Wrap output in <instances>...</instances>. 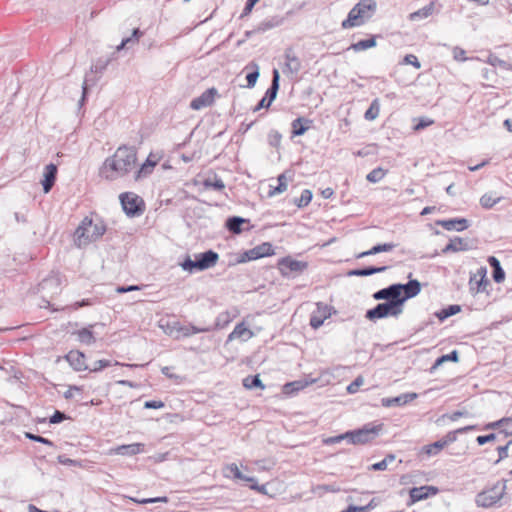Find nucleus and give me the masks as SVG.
Here are the masks:
<instances>
[{"instance_id": "47", "label": "nucleus", "mask_w": 512, "mask_h": 512, "mask_svg": "<svg viewBox=\"0 0 512 512\" xmlns=\"http://www.w3.org/2000/svg\"><path fill=\"white\" fill-rule=\"evenodd\" d=\"M384 177V170L378 167L367 174L366 179L371 183H377Z\"/></svg>"}, {"instance_id": "63", "label": "nucleus", "mask_w": 512, "mask_h": 512, "mask_svg": "<svg viewBox=\"0 0 512 512\" xmlns=\"http://www.w3.org/2000/svg\"><path fill=\"white\" fill-rule=\"evenodd\" d=\"M433 124V120L428 118H420L419 122L414 126L415 131H419Z\"/></svg>"}, {"instance_id": "38", "label": "nucleus", "mask_w": 512, "mask_h": 512, "mask_svg": "<svg viewBox=\"0 0 512 512\" xmlns=\"http://www.w3.org/2000/svg\"><path fill=\"white\" fill-rule=\"evenodd\" d=\"M365 317L371 321L384 318V302L378 303L374 308L367 310Z\"/></svg>"}, {"instance_id": "48", "label": "nucleus", "mask_w": 512, "mask_h": 512, "mask_svg": "<svg viewBox=\"0 0 512 512\" xmlns=\"http://www.w3.org/2000/svg\"><path fill=\"white\" fill-rule=\"evenodd\" d=\"M112 365V362L110 360L101 359L98 361H95L92 366H88L89 371L91 372H98L103 370L104 368L110 367Z\"/></svg>"}, {"instance_id": "42", "label": "nucleus", "mask_w": 512, "mask_h": 512, "mask_svg": "<svg viewBox=\"0 0 512 512\" xmlns=\"http://www.w3.org/2000/svg\"><path fill=\"white\" fill-rule=\"evenodd\" d=\"M312 200V192L309 189H304L299 198L294 199V204L302 208L307 206Z\"/></svg>"}, {"instance_id": "55", "label": "nucleus", "mask_w": 512, "mask_h": 512, "mask_svg": "<svg viewBox=\"0 0 512 512\" xmlns=\"http://www.w3.org/2000/svg\"><path fill=\"white\" fill-rule=\"evenodd\" d=\"M363 384V379L362 377H357L354 381H352L348 386H347V392L349 394H354L356 393L358 390H359V387Z\"/></svg>"}, {"instance_id": "12", "label": "nucleus", "mask_w": 512, "mask_h": 512, "mask_svg": "<svg viewBox=\"0 0 512 512\" xmlns=\"http://www.w3.org/2000/svg\"><path fill=\"white\" fill-rule=\"evenodd\" d=\"M217 89L212 87L205 90L200 96L194 98L190 102V108L193 110H200L213 104Z\"/></svg>"}, {"instance_id": "34", "label": "nucleus", "mask_w": 512, "mask_h": 512, "mask_svg": "<svg viewBox=\"0 0 512 512\" xmlns=\"http://www.w3.org/2000/svg\"><path fill=\"white\" fill-rule=\"evenodd\" d=\"M501 200V197L500 196H497L496 193H493V192H489V193H486L484 194L481 198H480V204L483 208H486V209H490L492 208L494 205H496L497 203H499Z\"/></svg>"}, {"instance_id": "8", "label": "nucleus", "mask_w": 512, "mask_h": 512, "mask_svg": "<svg viewBox=\"0 0 512 512\" xmlns=\"http://www.w3.org/2000/svg\"><path fill=\"white\" fill-rule=\"evenodd\" d=\"M123 211L128 217L134 218L143 214L145 204L143 199L133 192H124L119 196Z\"/></svg>"}, {"instance_id": "25", "label": "nucleus", "mask_w": 512, "mask_h": 512, "mask_svg": "<svg viewBox=\"0 0 512 512\" xmlns=\"http://www.w3.org/2000/svg\"><path fill=\"white\" fill-rule=\"evenodd\" d=\"M470 249L468 241L463 238L455 237L449 241V243L443 249V253L448 252H459V251H467Z\"/></svg>"}, {"instance_id": "30", "label": "nucleus", "mask_w": 512, "mask_h": 512, "mask_svg": "<svg viewBox=\"0 0 512 512\" xmlns=\"http://www.w3.org/2000/svg\"><path fill=\"white\" fill-rule=\"evenodd\" d=\"M229 474H232V476L235 479L242 480L245 482H254L255 481L254 477L244 475L235 463H231L226 466L225 475L228 477Z\"/></svg>"}, {"instance_id": "14", "label": "nucleus", "mask_w": 512, "mask_h": 512, "mask_svg": "<svg viewBox=\"0 0 512 512\" xmlns=\"http://www.w3.org/2000/svg\"><path fill=\"white\" fill-rule=\"evenodd\" d=\"M57 166L50 163L45 166L43 179L41 181L44 193H49L53 188L57 177Z\"/></svg>"}, {"instance_id": "6", "label": "nucleus", "mask_w": 512, "mask_h": 512, "mask_svg": "<svg viewBox=\"0 0 512 512\" xmlns=\"http://www.w3.org/2000/svg\"><path fill=\"white\" fill-rule=\"evenodd\" d=\"M506 491V482L499 481L491 488L482 491L476 496V504L480 507L488 508L498 503Z\"/></svg>"}, {"instance_id": "33", "label": "nucleus", "mask_w": 512, "mask_h": 512, "mask_svg": "<svg viewBox=\"0 0 512 512\" xmlns=\"http://www.w3.org/2000/svg\"><path fill=\"white\" fill-rule=\"evenodd\" d=\"M376 46V36H372L368 39L360 40L356 43L351 44L350 49L355 52L363 51Z\"/></svg>"}, {"instance_id": "56", "label": "nucleus", "mask_w": 512, "mask_h": 512, "mask_svg": "<svg viewBox=\"0 0 512 512\" xmlns=\"http://www.w3.org/2000/svg\"><path fill=\"white\" fill-rule=\"evenodd\" d=\"M281 134L277 131H271L268 135L269 144L273 147H277L281 141Z\"/></svg>"}, {"instance_id": "23", "label": "nucleus", "mask_w": 512, "mask_h": 512, "mask_svg": "<svg viewBox=\"0 0 512 512\" xmlns=\"http://www.w3.org/2000/svg\"><path fill=\"white\" fill-rule=\"evenodd\" d=\"M312 120L307 119L305 117H298L294 119L291 123L292 126V135L293 136H302L306 133V131L311 127Z\"/></svg>"}, {"instance_id": "39", "label": "nucleus", "mask_w": 512, "mask_h": 512, "mask_svg": "<svg viewBox=\"0 0 512 512\" xmlns=\"http://www.w3.org/2000/svg\"><path fill=\"white\" fill-rule=\"evenodd\" d=\"M250 66L254 69L246 75L247 88H253L256 85V82L260 75L258 64H256L255 62H251Z\"/></svg>"}, {"instance_id": "26", "label": "nucleus", "mask_w": 512, "mask_h": 512, "mask_svg": "<svg viewBox=\"0 0 512 512\" xmlns=\"http://www.w3.org/2000/svg\"><path fill=\"white\" fill-rule=\"evenodd\" d=\"M314 382H315L314 379H312L310 381H308L307 379H300V380H295V381L286 383L283 386V393L286 395H292L293 393L306 388L309 384H312Z\"/></svg>"}, {"instance_id": "37", "label": "nucleus", "mask_w": 512, "mask_h": 512, "mask_svg": "<svg viewBox=\"0 0 512 512\" xmlns=\"http://www.w3.org/2000/svg\"><path fill=\"white\" fill-rule=\"evenodd\" d=\"M143 35V32L140 31L139 28H135L130 37L124 38L121 43L117 46V51L122 50L125 47H128L130 44H135L138 42L139 38Z\"/></svg>"}, {"instance_id": "1", "label": "nucleus", "mask_w": 512, "mask_h": 512, "mask_svg": "<svg viewBox=\"0 0 512 512\" xmlns=\"http://www.w3.org/2000/svg\"><path fill=\"white\" fill-rule=\"evenodd\" d=\"M137 152L132 146L122 145L115 153L106 158L100 168V176L113 181L127 175L136 166Z\"/></svg>"}, {"instance_id": "52", "label": "nucleus", "mask_w": 512, "mask_h": 512, "mask_svg": "<svg viewBox=\"0 0 512 512\" xmlns=\"http://www.w3.org/2000/svg\"><path fill=\"white\" fill-rule=\"evenodd\" d=\"M66 419H68V416L64 412L55 410L53 415L50 416V418H49V423L50 424H58V423L63 422Z\"/></svg>"}, {"instance_id": "27", "label": "nucleus", "mask_w": 512, "mask_h": 512, "mask_svg": "<svg viewBox=\"0 0 512 512\" xmlns=\"http://www.w3.org/2000/svg\"><path fill=\"white\" fill-rule=\"evenodd\" d=\"M384 272V266L376 267V266H365L363 268L352 269L347 272V276H357V277H365L370 276L376 273Z\"/></svg>"}, {"instance_id": "44", "label": "nucleus", "mask_w": 512, "mask_h": 512, "mask_svg": "<svg viewBox=\"0 0 512 512\" xmlns=\"http://www.w3.org/2000/svg\"><path fill=\"white\" fill-rule=\"evenodd\" d=\"M461 308L459 305H449L447 308L442 309L436 314L440 320H445L450 316H453L460 312Z\"/></svg>"}, {"instance_id": "20", "label": "nucleus", "mask_w": 512, "mask_h": 512, "mask_svg": "<svg viewBox=\"0 0 512 512\" xmlns=\"http://www.w3.org/2000/svg\"><path fill=\"white\" fill-rule=\"evenodd\" d=\"M438 225L442 226L448 231H463L469 227L468 220L465 218H455L449 220H441L437 222Z\"/></svg>"}, {"instance_id": "45", "label": "nucleus", "mask_w": 512, "mask_h": 512, "mask_svg": "<svg viewBox=\"0 0 512 512\" xmlns=\"http://www.w3.org/2000/svg\"><path fill=\"white\" fill-rule=\"evenodd\" d=\"M404 65H412L416 69H420L421 64L418 60V58L413 54H408L403 58V62H401L397 68V72L401 69H403Z\"/></svg>"}, {"instance_id": "22", "label": "nucleus", "mask_w": 512, "mask_h": 512, "mask_svg": "<svg viewBox=\"0 0 512 512\" xmlns=\"http://www.w3.org/2000/svg\"><path fill=\"white\" fill-rule=\"evenodd\" d=\"M280 74L277 69H273L272 72V81L270 87L266 90L264 97L269 101V103H273V101L277 97V93L280 87Z\"/></svg>"}, {"instance_id": "3", "label": "nucleus", "mask_w": 512, "mask_h": 512, "mask_svg": "<svg viewBox=\"0 0 512 512\" xmlns=\"http://www.w3.org/2000/svg\"><path fill=\"white\" fill-rule=\"evenodd\" d=\"M377 3L375 0H360L348 13L347 18L342 21L343 29L359 27L367 23L376 13Z\"/></svg>"}, {"instance_id": "59", "label": "nucleus", "mask_w": 512, "mask_h": 512, "mask_svg": "<svg viewBox=\"0 0 512 512\" xmlns=\"http://www.w3.org/2000/svg\"><path fill=\"white\" fill-rule=\"evenodd\" d=\"M466 52L462 48L454 47L453 49V58L456 61H466L468 58L465 56Z\"/></svg>"}, {"instance_id": "13", "label": "nucleus", "mask_w": 512, "mask_h": 512, "mask_svg": "<svg viewBox=\"0 0 512 512\" xmlns=\"http://www.w3.org/2000/svg\"><path fill=\"white\" fill-rule=\"evenodd\" d=\"M486 274L487 268L480 267L476 273L470 276L469 285L472 291L479 293L485 290L486 286L489 284Z\"/></svg>"}, {"instance_id": "64", "label": "nucleus", "mask_w": 512, "mask_h": 512, "mask_svg": "<svg viewBox=\"0 0 512 512\" xmlns=\"http://www.w3.org/2000/svg\"><path fill=\"white\" fill-rule=\"evenodd\" d=\"M496 439V435L491 433L488 435H480L476 438V441L479 445H484L488 442H491Z\"/></svg>"}, {"instance_id": "24", "label": "nucleus", "mask_w": 512, "mask_h": 512, "mask_svg": "<svg viewBox=\"0 0 512 512\" xmlns=\"http://www.w3.org/2000/svg\"><path fill=\"white\" fill-rule=\"evenodd\" d=\"M94 325H89L88 327H84L76 332H73L74 335L77 336V340L85 345H92L96 342V337L92 331Z\"/></svg>"}, {"instance_id": "60", "label": "nucleus", "mask_w": 512, "mask_h": 512, "mask_svg": "<svg viewBox=\"0 0 512 512\" xmlns=\"http://www.w3.org/2000/svg\"><path fill=\"white\" fill-rule=\"evenodd\" d=\"M325 318H326V316L321 317V316H317V315H312L310 318V326L314 329L321 327L324 323Z\"/></svg>"}, {"instance_id": "17", "label": "nucleus", "mask_w": 512, "mask_h": 512, "mask_svg": "<svg viewBox=\"0 0 512 512\" xmlns=\"http://www.w3.org/2000/svg\"><path fill=\"white\" fill-rule=\"evenodd\" d=\"M173 329L178 333L176 338L189 337V336H192L194 334L210 331V328L197 327V326L192 325V324L181 325L179 322L174 323Z\"/></svg>"}, {"instance_id": "35", "label": "nucleus", "mask_w": 512, "mask_h": 512, "mask_svg": "<svg viewBox=\"0 0 512 512\" xmlns=\"http://www.w3.org/2000/svg\"><path fill=\"white\" fill-rule=\"evenodd\" d=\"M243 386L250 390L255 388H260L263 390L265 388V385L262 383V380L258 374L245 377L243 379Z\"/></svg>"}, {"instance_id": "53", "label": "nucleus", "mask_w": 512, "mask_h": 512, "mask_svg": "<svg viewBox=\"0 0 512 512\" xmlns=\"http://www.w3.org/2000/svg\"><path fill=\"white\" fill-rule=\"evenodd\" d=\"M343 440L348 441V436H346V432L343 434L337 435V436L328 437L323 440V443L325 445H332V444L340 443Z\"/></svg>"}, {"instance_id": "28", "label": "nucleus", "mask_w": 512, "mask_h": 512, "mask_svg": "<svg viewBox=\"0 0 512 512\" xmlns=\"http://www.w3.org/2000/svg\"><path fill=\"white\" fill-rule=\"evenodd\" d=\"M282 22L283 19L278 16L266 18L255 27V32L264 33L270 29L280 26Z\"/></svg>"}, {"instance_id": "16", "label": "nucleus", "mask_w": 512, "mask_h": 512, "mask_svg": "<svg viewBox=\"0 0 512 512\" xmlns=\"http://www.w3.org/2000/svg\"><path fill=\"white\" fill-rule=\"evenodd\" d=\"M438 488L434 486H421L414 487L410 490L411 503H415L428 498L431 495H436Z\"/></svg>"}, {"instance_id": "61", "label": "nucleus", "mask_w": 512, "mask_h": 512, "mask_svg": "<svg viewBox=\"0 0 512 512\" xmlns=\"http://www.w3.org/2000/svg\"><path fill=\"white\" fill-rule=\"evenodd\" d=\"M167 502H168V498L166 496L141 499L142 504L167 503Z\"/></svg>"}, {"instance_id": "51", "label": "nucleus", "mask_w": 512, "mask_h": 512, "mask_svg": "<svg viewBox=\"0 0 512 512\" xmlns=\"http://www.w3.org/2000/svg\"><path fill=\"white\" fill-rule=\"evenodd\" d=\"M381 252H384V243H379V244L375 245L374 247H372L370 250L359 253L357 255V258H363L365 256L374 255V254L381 253Z\"/></svg>"}, {"instance_id": "50", "label": "nucleus", "mask_w": 512, "mask_h": 512, "mask_svg": "<svg viewBox=\"0 0 512 512\" xmlns=\"http://www.w3.org/2000/svg\"><path fill=\"white\" fill-rule=\"evenodd\" d=\"M25 437L31 441L39 442L47 446H54V443L48 438L42 437L40 435L33 434L31 432H26Z\"/></svg>"}, {"instance_id": "49", "label": "nucleus", "mask_w": 512, "mask_h": 512, "mask_svg": "<svg viewBox=\"0 0 512 512\" xmlns=\"http://www.w3.org/2000/svg\"><path fill=\"white\" fill-rule=\"evenodd\" d=\"M443 448L444 446L441 440H438L430 445L425 446L424 450L429 456H433L438 454Z\"/></svg>"}, {"instance_id": "40", "label": "nucleus", "mask_w": 512, "mask_h": 512, "mask_svg": "<svg viewBox=\"0 0 512 512\" xmlns=\"http://www.w3.org/2000/svg\"><path fill=\"white\" fill-rule=\"evenodd\" d=\"M379 111H380L379 99H375L371 103L370 107L366 110L364 117L366 120L372 121L377 118V116L379 115Z\"/></svg>"}, {"instance_id": "19", "label": "nucleus", "mask_w": 512, "mask_h": 512, "mask_svg": "<svg viewBox=\"0 0 512 512\" xmlns=\"http://www.w3.org/2000/svg\"><path fill=\"white\" fill-rule=\"evenodd\" d=\"M113 452L121 456H133L144 452L143 443H132L120 445L113 449Z\"/></svg>"}, {"instance_id": "43", "label": "nucleus", "mask_w": 512, "mask_h": 512, "mask_svg": "<svg viewBox=\"0 0 512 512\" xmlns=\"http://www.w3.org/2000/svg\"><path fill=\"white\" fill-rule=\"evenodd\" d=\"M155 165L156 162L147 159L136 171L135 179L138 180L142 175L146 176L147 174H150Z\"/></svg>"}, {"instance_id": "62", "label": "nucleus", "mask_w": 512, "mask_h": 512, "mask_svg": "<svg viewBox=\"0 0 512 512\" xmlns=\"http://www.w3.org/2000/svg\"><path fill=\"white\" fill-rule=\"evenodd\" d=\"M505 278V272L502 267L493 269V279L496 283H501Z\"/></svg>"}, {"instance_id": "46", "label": "nucleus", "mask_w": 512, "mask_h": 512, "mask_svg": "<svg viewBox=\"0 0 512 512\" xmlns=\"http://www.w3.org/2000/svg\"><path fill=\"white\" fill-rule=\"evenodd\" d=\"M287 190V179H286V176L285 174H280L278 176V185L273 188L271 191H270V196H273V195H276V194H280L284 191Z\"/></svg>"}, {"instance_id": "9", "label": "nucleus", "mask_w": 512, "mask_h": 512, "mask_svg": "<svg viewBox=\"0 0 512 512\" xmlns=\"http://www.w3.org/2000/svg\"><path fill=\"white\" fill-rule=\"evenodd\" d=\"M308 267V263L293 259L290 256L278 260L277 268L283 277H295L303 273Z\"/></svg>"}, {"instance_id": "11", "label": "nucleus", "mask_w": 512, "mask_h": 512, "mask_svg": "<svg viewBox=\"0 0 512 512\" xmlns=\"http://www.w3.org/2000/svg\"><path fill=\"white\" fill-rule=\"evenodd\" d=\"M285 66L283 73L286 75H297L301 68V60L295 55L291 47L287 48L284 53Z\"/></svg>"}, {"instance_id": "21", "label": "nucleus", "mask_w": 512, "mask_h": 512, "mask_svg": "<svg viewBox=\"0 0 512 512\" xmlns=\"http://www.w3.org/2000/svg\"><path fill=\"white\" fill-rule=\"evenodd\" d=\"M253 336L252 331L246 327L244 322L238 323L233 331L228 335L227 341L235 339H242L243 341L249 340Z\"/></svg>"}, {"instance_id": "10", "label": "nucleus", "mask_w": 512, "mask_h": 512, "mask_svg": "<svg viewBox=\"0 0 512 512\" xmlns=\"http://www.w3.org/2000/svg\"><path fill=\"white\" fill-rule=\"evenodd\" d=\"M274 254V249L271 243L264 242L256 247L243 252L237 260V263H245L248 261L257 260L263 257L271 256Z\"/></svg>"}, {"instance_id": "7", "label": "nucleus", "mask_w": 512, "mask_h": 512, "mask_svg": "<svg viewBox=\"0 0 512 512\" xmlns=\"http://www.w3.org/2000/svg\"><path fill=\"white\" fill-rule=\"evenodd\" d=\"M381 430L382 424L374 425L369 423L362 428L347 431L346 436H348V443L350 444H365L378 436Z\"/></svg>"}, {"instance_id": "18", "label": "nucleus", "mask_w": 512, "mask_h": 512, "mask_svg": "<svg viewBox=\"0 0 512 512\" xmlns=\"http://www.w3.org/2000/svg\"><path fill=\"white\" fill-rule=\"evenodd\" d=\"M249 222V219L240 216H231L226 219L225 227L232 234H240L242 231L250 229V227H242L243 224H249Z\"/></svg>"}, {"instance_id": "15", "label": "nucleus", "mask_w": 512, "mask_h": 512, "mask_svg": "<svg viewBox=\"0 0 512 512\" xmlns=\"http://www.w3.org/2000/svg\"><path fill=\"white\" fill-rule=\"evenodd\" d=\"M85 354L79 350H71L66 356V361L75 371H84L88 369L85 363Z\"/></svg>"}, {"instance_id": "32", "label": "nucleus", "mask_w": 512, "mask_h": 512, "mask_svg": "<svg viewBox=\"0 0 512 512\" xmlns=\"http://www.w3.org/2000/svg\"><path fill=\"white\" fill-rule=\"evenodd\" d=\"M202 184L205 189H213L216 191H222L225 188L223 180L217 175L204 179Z\"/></svg>"}, {"instance_id": "31", "label": "nucleus", "mask_w": 512, "mask_h": 512, "mask_svg": "<svg viewBox=\"0 0 512 512\" xmlns=\"http://www.w3.org/2000/svg\"><path fill=\"white\" fill-rule=\"evenodd\" d=\"M433 11H434V3L431 2L428 5L424 6L423 8L411 13L409 17H410V20H412V21H418V20L428 18L429 16L432 15Z\"/></svg>"}, {"instance_id": "36", "label": "nucleus", "mask_w": 512, "mask_h": 512, "mask_svg": "<svg viewBox=\"0 0 512 512\" xmlns=\"http://www.w3.org/2000/svg\"><path fill=\"white\" fill-rule=\"evenodd\" d=\"M475 427L474 426H466V427H463V428H459V429H456L454 431H451L449 433H447L441 440L443 446H447L448 444H451L453 442L456 441L457 439V434L459 433H464L466 431H469V430H472L474 429Z\"/></svg>"}, {"instance_id": "41", "label": "nucleus", "mask_w": 512, "mask_h": 512, "mask_svg": "<svg viewBox=\"0 0 512 512\" xmlns=\"http://www.w3.org/2000/svg\"><path fill=\"white\" fill-rule=\"evenodd\" d=\"M447 361H458V352L456 350L452 351L449 354L442 355L441 357L437 358L433 366L431 367V370L437 369L439 366H441L444 362Z\"/></svg>"}, {"instance_id": "29", "label": "nucleus", "mask_w": 512, "mask_h": 512, "mask_svg": "<svg viewBox=\"0 0 512 512\" xmlns=\"http://www.w3.org/2000/svg\"><path fill=\"white\" fill-rule=\"evenodd\" d=\"M416 398V393H403L397 397L386 398V407L403 406Z\"/></svg>"}, {"instance_id": "4", "label": "nucleus", "mask_w": 512, "mask_h": 512, "mask_svg": "<svg viewBox=\"0 0 512 512\" xmlns=\"http://www.w3.org/2000/svg\"><path fill=\"white\" fill-rule=\"evenodd\" d=\"M106 231V226L102 220L93 221L85 217L75 231V244L78 247L86 246L91 242L98 240Z\"/></svg>"}, {"instance_id": "5", "label": "nucleus", "mask_w": 512, "mask_h": 512, "mask_svg": "<svg viewBox=\"0 0 512 512\" xmlns=\"http://www.w3.org/2000/svg\"><path fill=\"white\" fill-rule=\"evenodd\" d=\"M218 260L219 254L210 249L202 253L195 254V259H191L189 255H186L179 265L184 271L193 274L196 271H204L214 267Z\"/></svg>"}, {"instance_id": "57", "label": "nucleus", "mask_w": 512, "mask_h": 512, "mask_svg": "<svg viewBox=\"0 0 512 512\" xmlns=\"http://www.w3.org/2000/svg\"><path fill=\"white\" fill-rule=\"evenodd\" d=\"M165 406L164 402L160 400H148L144 403L145 409H160Z\"/></svg>"}, {"instance_id": "58", "label": "nucleus", "mask_w": 512, "mask_h": 512, "mask_svg": "<svg viewBox=\"0 0 512 512\" xmlns=\"http://www.w3.org/2000/svg\"><path fill=\"white\" fill-rule=\"evenodd\" d=\"M258 1L259 0H247L240 18H244L249 15Z\"/></svg>"}, {"instance_id": "54", "label": "nucleus", "mask_w": 512, "mask_h": 512, "mask_svg": "<svg viewBox=\"0 0 512 512\" xmlns=\"http://www.w3.org/2000/svg\"><path fill=\"white\" fill-rule=\"evenodd\" d=\"M57 460L62 465L67 466H81V463L78 460L68 458L66 455H59Z\"/></svg>"}, {"instance_id": "2", "label": "nucleus", "mask_w": 512, "mask_h": 512, "mask_svg": "<svg viewBox=\"0 0 512 512\" xmlns=\"http://www.w3.org/2000/svg\"><path fill=\"white\" fill-rule=\"evenodd\" d=\"M420 291L421 285L418 280L386 287V317L400 315L405 301L415 297Z\"/></svg>"}]
</instances>
